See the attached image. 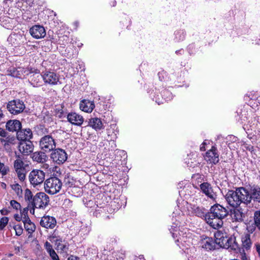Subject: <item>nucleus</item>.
Masks as SVG:
<instances>
[{"mask_svg": "<svg viewBox=\"0 0 260 260\" xmlns=\"http://www.w3.org/2000/svg\"><path fill=\"white\" fill-rule=\"evenodd\" d=\"M116 1H114V2H113V4H112L113 6H115V5H116Z\"/></svg>", "mask_w": 260, "mask_h": 260, "instance_id": "obj_61", "label": "nucleus"}, {"mask_svg": "<svg viewBox=\"0 0 260 260\" xmlns=\"http://www.w3.org/2000/svg\"><path fill=\"white\" fill-rule=\"evenodd\" d=\"M242 260H248V258L246 257L245 254L244 253V255L242 256Z\"/></svg>", "mask_w": 260, "mask_h": 260, "instance_id": "obj_56", "label": "nucleus"}, {"mask_svg": "<svg viewBox=\"0 0 260 260\" xmlns=\"http://www.w3.org/2000/svg\"><path fill=\"white\" fill-rule=\"evenodd\" d=\"M230 138L232 139V140L234 141V142H236L237 141V137H235L234 136H230Z\"/></svg>", "mask_w": 260, "mask_h": 260, "instance_id": "obj_55", "label": "nucleus"}, {"mask_svg": "<svg viewBox=\"0 0 260 260\" xmlns=\"http://www.w3.org/2000/svg\"><path fill=\"white\" fill-rule=\"evenodd\" d=\"M40 149L45 152H50L56 147L55 140L50 135L42 137L39 141Z\"/></svg>", "mask_w": 260, "mask_h": 260, "instance_id": "obj_5", "label": "nucleus"}, {"mask_svg": "<svg viewBox=\"0 0 260 260\" xmlns=\"http://www.w3.org/2000/svg\"><path fill=\"white\" fill-rule=\"evenodd\" d=\"M62 186L61 181L57 177H51L47 179L44 184V188L47 192L54 194L58 192Z\"/></svg>", "mask_w": 260, "mask_h": 260, "instance_id": "obj_3", "label": "nucleus"}, {"mask_svg": "<svg viewBox=\"0 0 260 260\" xmlns=\"http://www.w3.org/2000/svg\"><path fill=\"white\" fill-rule=\"evenodd\" d=\"M68 260H80V258L78 257L71 255L68 258Z\"/></svg>", "mask_w": 260, "mask_h": 260, "instance_id": "obj_53", "label": "nucleus"}, {"mask_svg": "<svg viewBox=\"0 0 260 260\" xmlns=\"http://www.w3.org/2000/svg\"><path fill=\"white\" fill-rule=\"evenodd\" d=\"M188 212L186 214L189 215H196L199 217H205L207 214L206 213L205 210L196 205H189L187 207Z\"/></svg>", "mask_w": 260, "mask_h": 260, "instance_id": "obj_15", "label": "nucleus"}, {"mask_svg": "<svg viewBox=\"0 0 260 260\" xmlns=\"http://www.w3.org/2000/svg\"><path fill=\"white\" fill-rule=\"evenodd\" d=\"M32 197L31 191L28 189H26L25 191L24 198L26 201L29 202V205H32V201L31 200Z\"/></svg>", "mask_w": 260, "mask_h": 260, "instance_id": "obj_38", "label": "nucleus"}, {"mask_svg": "<svg viewBox=\"0 0 260 260\" xmlns=\"http://www.w3.org/2000/svg\"><path fill=\"white\" fill-rule=\"evenodd\" d=\"M51 158L57 164H62L67 159V154L62 149H56L51 154Z\"/></svg>", "mask_w": 260, "mask_h": 260, "instance_id": "obj_8", "label": "nucleus"}, {"mask_svg": "<svg viewBox=\"0 0 260 260\" xmlns=\"http://www.w3.org/2000/svg\"><path fill=\"white\" fill-rule=\"evenodd\" d=\"M209 213L210 214V216L224 218L227 216L228 212L225 208L219 204H216L212 206Z\"/></svg>", "mask_w": 260, "mask_h": 260, "instance_id": "obj_10", "label": "nucleus"}, {"mask_svg": "<svg viewBox=\"0 0 260 260\" xmlns=\"http://www.w3.org/2000/svg\"><path fill=\"white\" fill-rule=\"evenodd\" d=\"M45 179L44 173L39 170H34V187L41 184Z\"/></svg>", "mask_w": 260, "mask_h": 260, "instance_id": "obj_22", "label": "nucleus"}, {"mask_svg": "<svg viewBox=\"0 0 260 260\" xmlns=\"http://www.w3.org/2000/svg\"><path fill=\"white\" fill-rule=\"evenodd\" d=\"M20 150L24 155H30L32 152V143L31 141L28 140L23 142L20 146Z\"/></svg>", "mask_w": 260, "mask_h": 260, "instance_id": "obj_21", "label": "nucleus"}, {"mask_svg": "<svg viewBox=\"0 0 260 260\" xmlns=\"http://www.w3.org/2000/svg\"><path fill=\"white\" fill-rule=\"evenodd\" d=\"M89 125L95 131H99L104 128L101 119L98 118H91L89 121Z\"/></svg>", "mask_w": 260, "mask_h": 260, "instance_id": "obj_28", "label": "nucleus"}, {"mask_svg": "<svg viewBox=\"0 0 260 260\" xmlns=\"http://www.w3.org/2000/svg\"><path fill=\"white\" fill-rule=\"evenodd\" d=\"M9 219L7 217H3L0 220V229L3 230L8 224Z\"/></svg>", "mask_w": 260, "mask_h": 260, "instance_id": "obj_44", "label": "nucleus"}, {"mask_svg": "<svg viewBox=\"0 0 260 260\" xmlns=\"http://www.w3.org/2000/svg\"><path fill=\"white\" fill-rule=\"evenodd\" d=\"M225 199L228 203L231 206L238 207L240 205L238 192L236 190H229L225 195Z\"/></svg>", "mask_w": 260, "mask_h": 260, "instance_id": "obj_9", "label": "nucleus"}, {"mask_svg": "<svg viewBox=\"0 0 260 260\" xmlns=\"http://www.w3.org/2000/svg\"><path fill=\"white\" fill-rule=\"evenodd\" d=\"M44 247L52 260H59V257L53 248L52 245L48 241L44 244Z\"/></svg>", "mask_w": 260, "mask_h": 260, "instance_id": "obj_27", "label": "nucleus"}, {"mask_svg": "<svg viewBox=\"0 0 260 260\" xmlns=\"http://www.w3.org/2000/svg\"><path fill=\"white\" fill-rule=\"evenodd\" d=\"M47 159V156L44 152L38 151L34 153V160L39 163H44Z\"/></svg>", "mask_w": 260, "mask_h": 260, "instance_id": "obj_31", "label": "nucleus"}, {"mask_svg": "<svg viewBox=\"0 0 260 260\" xmlns=\"http://www.w3.org/2000/svg\"><path fill=\"white\" fill-rule=\"evenodd\" d=\"M24 228L28 233V238L29 239L32 237V228L31 227V221L29 222L27 219L23 220Z\"/></svg>", "mask_w": 260, "mask_h": 260, "instance_id": "obj_35", "label": "nucleus"}, {"mask_svg": "<svg viewBox=\"0 0 260 260\" xmlns=\"http://www.w3.org/2000/svg\"><path fill=\"white\" fill-rule=\"evenodd\" d=\"M207 144V142L206 141H204L203 143H202V145H206Z\"/></svg>", "mask_w": 260, "mask_h": 260, "instance_id": "obj_62", "label": "nucleus"}, {"mask_svg": "<svg viewBox=\"0 0 260 260\" xmlns=\"http://www.w3.org/2000/svg\"><path fill=\"white\" fill-rule=\"evenodd\" d=\"M9 171V168L0 161V173L3 175H6Z\"/></svg>", "mask_w": 260, "mask_h": 260, "instance_id": "obj_45", "label": "nucleus"}, {"mask_svg": "<svg viewBox=\"0 0 260 260\" xmlns=\"http://www.w3.org/2000/svg\"><path fill=\"white\" fill-rule=\"evenodd\" d=\"M14 218L18 221H20L21 219H22V217L21 216V215H19V214H15L14 215Z\"/></svg>", "mask_w": 260, "mask_h": 260, "instance_id": "obj_52", "label": "nucleus"}, {"mask_svg": "<svg viewBox=\"0 0 260 260\" xmlns=\"http://www.w3.org/2000/svg\"><path fill=\"white\" fill-rule=\"evenodd\" d=\"M40 223L42 227L46 229H52L56 225V219L54 217L48 215L43 216Z\"/></svg>", "mask_w": 260, "mask_h": 260, "instance_id": "obj_16", "label": "nucleus"}, {"mask_svg": "<svg viewBox=\"0 0 260 260\" xmlns=\"http://www.w3.org/2000/svg\"><path fill=\"white\" fill-rule=\"evenodd\" d=\"M67 119L71 123L78 126L81 125L84 121L83 117L75 112L69 113Z\"/></svg>", "mask_w": 260, "mask_h": 260, "instance_id": "obj_18", "label": "nucleus"}, {"mask_svg": "<svg viewBox=\"0 0 260 260\" xmlns=\"http://www.w3.org/2000/svg\"><path fill=\"white\" fill-rule=\"evenodd\" d=\"M3 116L2 111L0 110V119Z\"/></svg>", "mask_w": 260, "mask_h": 260, "instance_id": "obj_60", "label": "nucleus"}, {"mask_svg": "<svg viewBox=\"0 0 260 260\" xmlns=\"http://www.w3.org/2000/svg\"><path fill=\"white\" fill-rule=\"evenodd\" d=\"M14 229L15 230L16 234L17 235H20L21 234L22 232V229L20 226L18 225H15L14 226Z\"/></svg>", "mask_w": 260, "mask_h": 260, "instance_id": "obj_48", "label": "nucleus"}, {"mask_svg": "<svg viewBox=\"0 0 260 260\" xmlns=\"http://www.w3.org/2000/svg\"><path fill=\"white\" fill-rule=\"evenodd\" d=\"M250 201L253 200L257 202L260 201V189H253L250 192Z\"/></svg>", "mask_w": 260, "mask_h": 260, "instance_id": "obj_34", "label": "nucleus"}, {"mask_svg": "<svg viewBox=\"0 0 260 260\" xmlns=\"http://www.w3.org/2000/svg\"><path fill=\"white\" fill-rule=\"evenodd\" d=\"M244 214L241 209H235L232 214V218L233 220L241 222L243 220Z\"/></svg>", "mask_w": 260, "mask_h": 260, "instance_id": "obj_33", "label": "nucleus"}, {"mask_svg": "<svg viewBox=\"0 0 260 260\" xmlns=\"http://www.w3.org/2000/svg\"><path fill=\"white\" fill-rule=\"evenodd\" d=\"M37 76L40 77V79L37 82V86H40L43 81L50 85H55L59 81V77L56 74L51 71H45L41 75H38Z\"/></svg>", "mask_w": 260, "mask_h": 260, "instance_id": "obj_4", "label": "nucleus"}, {"mask_svg": "<svg viewBox=\"0 0 260 260\" xmlns=\"http://www.w3.org/2000/svg\"><path fill=\"white\" fill-rule=\"evenodd\" d=\"M39 75V72L37 71H34V78H35L36 79L34 80V81L36 82V86H38L37 85V82L39 81L40 80V77H38L37 75Z\"/></svg>", "mask_w": 260, "mask_h": 260, "instance_id": "obj_50", "label": "nucleus"}, {"mask_svg": "<svg viewBox=\"0 0 260 260\" xmlns=\"http://www.w3.org/2000/svg\"><path fill=\"white\" fill-rule=\"evenodd\" d=\"M186 33L183 30H179L175 32V39L176 42H179L183 40L185 37Z\"/></svg>", "mask_w": 260, "mask_h": 260, "instance_id": "obj_36", "label": "nucleus"}, {"mask_svg": "<svg viewBox=\"0 0 260 260\" xmlns=\"http://www.w3.org/2000/svg\"><path fill=\"white\" fill-rule=\"evenodd\" d=\"M49 201V198L45 193L38 192L34 197V207L44 208L48 204Z\"/></svg>", "mask_w": 260, "mask_h": 260, "instance_id": "obj_7", "label": "nucleus"}, {"mask_svg": "<svg viewBox=\"0 0 260 260\" xmlns=\"http://www.w3.org/2000/svg\"><path fill=\"white\" fill-rule=\"evenodd\" d=\"M7 133L3 128H0V136L3 137L7 136Z\"/></svg>", "mask_w": 260, "mask_h": 260, "instance_id": "obj_51", "label": "nucleus"}, {"mask_svg": "<svg viewBox=\"0 0 260 260\" xmlns=\"http://www.w3.org/2000/svg\"><path fill=\"white\" fill-rule=\"evenodd\" d=\"M200 150L201 151H205V145H202V144L200 147Z\"/></svg>", "mask_w": 260, "mask_h": 260, "instance_id": "obj_57", "label": "nucleus"}, {"mask_svg": "<svg viewBox=\"0 0 260 260\" xmlns=\"http://www.w3.org/2000/svg\"><path fill=\"white\" fill-rule=\"evenodd\" d=\"M166 95H168V96L166 98L167 101L170 100L171 99H172V93L171 92H170L169 91L166 90L164 92L163 95L165 96Z\"/></svg>", "mask_w": 260, "mask_h": 260, "instance_id": "obj_49", "label": "nucleus"}, {"mask_svg": "<svg viewBox=\"0 0 260 260\" xmlns=\"http://www.w3.org/2000/svg\"><path fill=\"white\" fill-rule=\"evenodd\" d=\"M23 37L19 34H13L10 35L8 41L13 46L20 45L22 41Z\"/></svg>", "mask_w": 260, "mask_h": 260, "instance_id": "obj_25", "label": "nucleus"}, {"mask_svg": "<svg viewBox=\"0 0 260 260\" xmlns=\"http://www.w3.org/2000/svg\"><path fill=\"white\" fill-rule=\"evenodd\" d=\"M93 102L88 100H83L80 103V109L86 113H91L94 108Z\"/></svg>", "mask_w": 260, "mask_h": 260, "instance_id": "obj_19", "label": "nucleus"}, {"mask_svg": "<svg viewBox=\"0 0 260 260\" xmlns=\"http://www.w3.org/2000/svg\"><path fill=\"white\" fill-rule=\"evenodd\" d=\"M226 247L224 248L230 249L231 250H236L239 248V245L236 240V237L234 234L233 236L229 237L227 239Z\"/></svg>", "mask_w": 260, "mask_h": 260, "instance_id": "obj_29", "label": "nucleus"}, {"mask_svg": "<svg viewBox=\"0 0 260 260\" xmlns=\"http://www.w3.org/2000/svg\"><path fill=\"white\" fill-rule=\"evenodd\" d=\"M23 165V162L21 159H16L14 162V168L16 171H17L18 170H22Z\"/></svg>", "mask_w": 260, "mask_h": 260, "instance_id": "obj_42", "label": "nucleus"}, {"mask_svg": "<svg viewBox=\"0 0 260 260\" xmlns=\"http://www.w3.org/2000/svg\"><path fill=\"white\" fill-rule=\"evenodd\" d=\"M12 188L16 192L18 195L22 194L21 186L17 183L11 185Z\"/></svg>", "mask_w": 260, "mask_h": 260, "instance_id": "obj_41", "label": "nucleus"}, {"mask_svg": "<svg viewBox=\"0 0 260 260\" xmlns=\"http://www.w3.org/2000/svg\"><path fill=\"white\" fill-rule=\"evenodd\" d=\"M6 126L10 132H18L21 128V124L17 120H9L7 122Z\"/></svg>", "mask_w": 260, "mask_h": 260, "instance_id": "obj_23", "label": "nucleus"}, {"mask_svg": "<svg viewBox=\"0 0 260 260\" xmlns=\"http://www.w3.org/2000/svg\"><path fill=\"white\" fill-rule=\"evenodd\" d=\"M25 106L23 102L20 100H14L7 104L8 111L12 114H18L24 110Z\"/></svg>", "mask_w": 260, "mask_h": 260, "instance_id": "obj_6", "label": "nucleus"}, {"mask_svg": "<svg viewBox=\"0 0 260 260\" xmlns=\"http://www.w3.org/2000/svg\"><path fill=\"white\" fill-rule=\"evenodd\" d=\"M184 213L183 211H180L179 210L176 209L173 213V220L174 218L177 223H173L170 229V232L172 234L173 238L177 237L179 235V238L176 240V242H179L180 240L182 242L183 241L184 236L178 231L179 230L180 224L181 221L184 220Z\"/></svg>", "mask_w": 260, "mask_h": 260, "instance_id": "obj_1", "label": "nucleus"}, {"mask_svg": "<svg viewBox=\"0 0 260 260\" xmlns=\"http://www.w3.org/2000/svg\"><path fill=\"white\" fill-rule=\"evenodd\" d=\"M256 227H257V225L254 222L252 223L249 222L247 225V230L248 232L252 233L255 231Z\"/></svg>", "mask_w": 260, "mask_h": 260, "instance_id": "obj_43", "label": "nucleus"}, {"mask_svg": "<svg viewBox=\"0 0 260 260\" xmlns=\"http://www.w3.org/2000/svg\"><path fill=\"white\" fill-rule=\"evenodd\" d=\"M16 171L17 173L18 177L21 180H23L25 179V174L23 173L22 170H18Z\"/></svg>", "mask_w": 260, "mask_h": 260, "instance_id": "obj_47", "label": "nucleus"}, {"mask_svg": "<svg viewBox=\"0 0 260 260\" xmlns=\"http://www.w3.org/2000/svg\"><path fill=\"white\" fill-rule=\"evenodd\" d=\"M241 241L242 243V246L244 249L248 250L250 248L252 243L249 234H245L243 235L241 238Z\"/></svg>", "mask_w": 260, "mask_h": 260, "instance_id": "obj_32", "label": "nucleus"}, {"mask_svg": "<svg viewBox=\"0 0 260 260\" xmlns=\"http://www.w3.org/2000/svg\"><path fill=\"white\" fill-rule=\"evenodd\" d=\"M11 206L15 209L18 210L20 208V204L15 200H12L10 202Z\"/></svg>", "mask_w": 260, "mask_h": 260, "instance_id": "obj_46", "label": "nucleus"}, {"mask_svg": "<svg viewBox=\"0 0 260 260\" xmlns=\"http://www.w3.org/2000/svg\"><path fill=\"white\" fill-rule=\"evenodd\" d=\"M46 36V31L43 26L40 25H34V38L40 39Z\"/></svg>", "mask_w": 260, "mask_h": 260, "instance_id": "obj_26", "label": "nucleus"}, {"mask_svg": "<svg viewBox=\"0 0 260 260\" xmlns=\"http://www.w3.org/2000/svg\"><path fill=\"white\" fill-rule=\"evenodd\" d=\"M200 188L201 190L206 196L211 199H214L215 194L213 191V189L211 186V185L207 182H204L200 185Z\"/></svg>", "mask_w": 260, "mask_h": 260, "instance_id": "obj_24", "label": "nucleus"}, {"mask_svg": "<svg viewBox=\"0 0 260 260\" xmlns=\"http://www.w3.org/2000/svg\"><path fill=\"white\" fill-rule=\"evenodd\" d=\"M67 178H66V179H65V180H64V182H65L66 183H67Z\"/></svg>", "mask_w": 260, "mask_h": 260, "instance_id": "obj_64", "label": "nucleus"}, {"mask_svg": "<svg viewBox=\"0 0 260 260\" xmlns=\"http://www.w3.org/2000/svg\"><path fill=\"white\" fill-rule=\"evenodd\" d=\"M214 237L216 244L223 248L227 246L226 240L229 237L226 232L223 231L218 230L215 233Z\"/></svg>", "mask_w": 260, "mask_h": 260, "instance_id": "obj_11", "label": "nucleus"}, {"mask_svg": "<svg viewBox=\"0 0 260 260\" xmlns=\"http://www.w3.org/2000/svg\"><path fill=\"white\" fill-rule=\"evenodd\" d=\"M31 173H32V171H31L30 173V175H31ZM29 181H30V183L32 184V177H31L30 175H29Z\"/></svg>", "mask_w": 260, "mask_h": 260, "instance_id": "obj_58", "label": "nucleus"}, {"mask_svg": "<svg viewBox=\"0 0 260 260\" xmlns=\"http://www.w3.org/2000/svg\"><path fill=\"white\" fill-rule=\"evenodd\" d=\"M238 192L239 198L241 203L248 204L250 203V192L244 187H240L236 189Z\"/></svg>", "mask_w": 260, "mask_h": 260, "instance_id": "obj_17", "label": "nucleus"}, {"mask_svg": "<svg viewBox=\"0 0 260 260\" xmlns=\"http://www.w3.org/2000/svg\"><path fill=\"white\" fill-rule=\"evenodd\" d=\"M223 218L218 217L210 216V214L208 213L205 216V220L206 222L213 228L219 229L223 225L222 219Z\"/></svg>", "mask_w": 260, "mask_h": 260, "instance_id": "obj_14", "label": "nucleus"}, {"mask_svg": "<svg viewBox=\"0 0 260 260\" xmlns=\"http://www.w3.org/2000/svg\"><path fill=\"white\" fill-rule=\"evenodd\" d=\"M255 246H256V250L257 251L260 253V244H256L255 245Z\"/></svg>", "mask_w": 260, "mask_h": 260, "instance_id": "obj_54", "label": "nucleus"}, {"mask_svg": "<svg viewBox=\"0 0 260 260\" xmlns=\"http://www.w3.org/2000/svg\"><path fill=\"white\" fill-rule=\"evenodd\" d=\"M200 246L207 251L212 250L215 248L216 242L211 237H202L200 241Z\"/></svg>", "mask_w": 260, "mask_h": 260, "instance_id": "obj_13", "label": "nucleus"}, {"mask_svg": "<svg viewBox=\"0 0 260 260\" xmlns=\"http://www.w3.org/2000/svg\"><path fill=\"white\" fill-rule=\"evenodd\" d=\"M32 134L31 131L29 128L22 129L17 132V138L18 140L25 142L29 140Z\"/></svg>", "mask_w": 260, "mask_h": 260, "instance_id": "obj_20", "label": "nucleus"}, {"mask_svg": "<svg viewBox=\"0 0 260 260\" xmlns=\"http://www.w3.org/2000/svg\"><path fill=\"white\" fill-rule=\"evenodd\" d=\"M1 141H2V142H6V141L4 139H2Z\"/></svg>", "mask_w": 260, "mask_h": 260, "instance_id": "obj_63", "label": "nucleus"}, {"mask_svg": "<svg viewBox=\"0 0 260 260\" xmlns=\"http://www.w3.org/2000/svg\"><path fill=\"white\" fill-rule=\"evenodd\" d=\"M254 222L257 225V227L260 230V210L255 212L254 215Z\"/></svg>", "mask_w": 260, "mask_h": 260, "instance_id": "obj_40", "label": "nucleus"}, {"mask_svg": "<svg viewBox=\"0 0 260 260\" xmlns=\"http://www.w3.org/2000/svg\"><path fill=\"white\" fill-rule=\"evenodd\" d=\"M48 239L50 242L54 243L55 249L58 253L63 254V256L68 254L70 244L67 241L63 240L55 234L50 236Z\"/></svg>", "mask_w": 260, "mask_h": 260, "instance_id": "obj_2", "label": "nucleus"}, {"mask_svg": "<svg viewBox=\"0 0 260 260\" xmlns=\"http://www.w3.org/2000/svg\"><path fill=\"white\" fill-rule=\"evenodd\" d=\"M116 128V125L115 124H111L110 127L107 129V135H108V139L109 141L112 142L115 145L114 140H115L117 138V133L115 131V129Z\"/></svg>", "mask_w": 260, "mask_h": 260, "instance_id": "obj_30", "label": "nucleus"}, {"mask_svg": "<svg viewBox=\"0 0 260 260\" xmlns=\"http://www.w3.org/2000/svg\"><path fill=\"white\" fill-rule=\"evenodd\" d=\"M31 205H28L27 207L24 208L23 210L21 212V216L23 218V220L27 219L29 222H30V219L28 216V208L30 207Z\"/></svg>", "mask_w": 260, "mask_h": 260, "instance_id": "obj_39", "label": "nucleus"}, {"mask_svg": "<svg viewBox=\"0 0 260 260\" xmlns=\"http://www.w3.org/2000/svg\"><path fill=\"white\" fill-rule=\"evenodd\" d=\"M8 75L14 77L21 78V70L19 68V70L13 68L9 71Z\"/></svg>", "mask_w": 260, "mask_h": 260, "instance_id": "obj_37", "label": "nucleus"}, {"mask_svg": "<svg viewBox=\"0 0 260 260\" xmlns=\"http://www.w3.org/2000/svg\"><path fill=\"white\" fill-rule=\"evenodd\" d=\"M205 159L208 163L212 164H216L219 161V154L215 147H212L211 149L206 152Z\"/></svg>", "mask_w": 260, "mask_h": 260, "instance_id": "obj_12", "label": "nucleus"}, {"mask_svg": "<svg viewBox=\"0 0 260 260\" xmlns=\"http://www.w3.org/2000/svg\"><path fill=\"white\" fill-rule=\"evenodd\" d=\"M29 33L31 36H32V27L30 28Z\"/></svg>", "mask_w": 260, "mask_h": 260, "instance_id": "obj_59", "label": "nucleus"}]
</instances>
